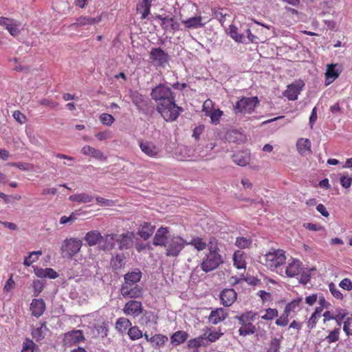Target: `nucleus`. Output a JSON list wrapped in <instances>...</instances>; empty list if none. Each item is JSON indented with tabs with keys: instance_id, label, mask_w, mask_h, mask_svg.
<instances>
[{
	"instance_id": "obj_52",
	"label": "nucleus",
	"mask_w": 352,
	"mask_h": 352,
	"mask_svg": "<svg viewBox=\"0 0 352 352\" xmlns=\"http://www.w3.org/2000/svg\"><path fill=\"white\" fill-rule=\"evenodd\" d=\"M125 256L123 254H118L112 260V265L116 269H120L124 265Z\"/></svg>"
},
{
	"instance_id": "obj_53",
	"label": "nucleus",
	"mask_w": 352,
	"mask_h": 352,
	"mask_svg": "<svg viewBox=\"0 0 352 352\" xmlns=\"http://www.w3.org/2000/svg\"><path fill=\"white\" fill-rule=\"evenodd\" d=\"M278 311L276 309L268 308L265 310V314L261 316L263 320H272L274 318L278 317Z\"/></svg>"
},
{
	"instance_id": "obj_27",
	"label": "nucleus",
	"mask_w": 352,
	"mask_h": 352,
	"mask_svg": "<svg viewBox=\"0 0 352 352\" xmlns=\"http://www.w3.org/2000/svg\"><path fill=\"white\" fill-rule=\"evenodd\" d=\"M234 266L239 270H245L247 263L245 261V254L241 250H236L233 254Z\"/></svg>"
},
{
	"instance_id": "obj_41",
	"label": "nucleus",
	"mask_w": 352,
	"mask_h": 352,
	"mask_svg": "<svg viewBox=\"0 0 352 352\" xmlns=\"http://www.w3.org/2000/svg\"><path fill=\"white\" fill-rule=\"evenodd\" d=\"M192 245L198 251H202L207 247L206 242L201 237L195 236L192 239L190 242L188 243V245Z\"/></svg>"
},
{
	"instance_id": "obj_14",
	"label": "nucleus",
	"mask_w": 352,
	"mask_h": 352,
	"mask_svg": "<svg viewBox=\"0 0 352 352\" xmlns=\"http://www.w3.org/2000/svg\"><path fill=\"white\" fill-rule=\"evenodd\" d=\"M304 86L302 81L292 83L287 87L286 90L283 92V96L289 100H296L300 94Z\"/></svg>"
},
{
	"instance_id": "obj_49",
	"label": "nucleus",
	"mask_w": 352,
	"mask_h": 352,
	"mask_svg": "<svg viewBox=\"0 0 352 352\" xmlns=\"http://www.w3.org/2000/svg\"><path fill=\"white\" fill-rule=\"evenodd\" d=\"M94 328L96 330L98 336L101 338L107 337L108 335V324L103 322L100 324H95Z\"/></svg>"
},
{
	"instance_id": "obj_44",
	"label": "nucleus",
	"mask_w": 352,
	"mask_h": 352,
	"mask_svg": "<svg viewBox=\"0 0 352 352\" xmlns=\"http://www.w3.org/2000/svg\"><path fill=\"white\" fill-rule=\"evenodd\" d=\"M127 334L131 340H138L143 336L142 331L138 326L131 327L128 329Z\"/></svg>"
},
{
	"instance_id": "obj_48",
	"label": "nucleus",
	"mask_w": 352,
	"mask_h": 352,
	"mask_svg": "<svg viewBox=\"0 0 352 352\" xmlns=\"http://www.w3.org/2000/svg\"><path fill=\"white\" fill-rule=\"evenodd\" d=\"M258 317V314L256 312H253L252 311H247L244 314H242L239 316H236V318L238 320H245L246 322H250L254 321Z\"/></svg>"
},
{
	"instance_id": "obj_11",
	"label": "nucleus",
	"mask_w": 352,
	"mask_h": 352,
	"mask_svg": "<svg viewBox=\"0 0 352 352\" xmlns=\"http://www.w3.org/2000/svg\"><path fill=\"white\" fill-rule=\"evenodd\" d=\"M170 236V230L168 227H160L156 231L153 239V244L155 246L164 247Z\"/></svg>"
},
{
	"instance_id": "obj_38",
	"label": "nucleus",
	"mask_w": 352,
	"mask_h": 352,
	"mask_svg": "<svg viewBox=\"0 0 352 352\" xmlns=\"http://www.w3.org/2000/svg\"><path fill=\"white\" fill-rule=\"evenodd\" d=\"M205 337L201 335L195 338L189 340L188 342V346L190 349H197L201 346H206V342H205Z\"/></svg>"
},
{
	"instance_id": "obj_36",
	"label": "nucleus",
	"mask_w": 352,
	"mask_h": 352,
	"mask_svg": "<svg viewBox=\"0 0 352 352\" xmlns=\"http://www.w3.org/2000/svg\"><path fill=\"white\" fill-rule=\"evenodd\" d=\"M131 321L126 318H119L116 322V329L121 333L124 332L127 329L131 327Z\"/></svg>"
},
{
	"instance_id": "obj_55",
	"label": "nucleus",
	"mask_w": 352,
	"mask_h": 352,
	"mask_svg": "<svg viewBox=\"0 0 352 352\" xmlns=\"http://www.w3.org/2000/svg\"><path fill=\"white\" fill-rule=\"evenodd\" d=\"M329 289L331 292V294L333 295V296L338 300H342L343 295L340 292V291L337 288L336 285L333 283H330L329 284Z\"/></svg>"
},
{
	"instance_id": "obj_9",
	"label": "nucleus",
	"mask_w": 352,
	"mask_h": 352,
	"mask_svg": "<svg viewBox=\"0 0 352 352\" xmlns=\"http://www.w3.org/2000/svg\"><path fill=\"white\" fill-rule=\"evenodd\" d=\"M120 294L124 298H142L143 288L137 284L122 285L120 288Z\"/></svg>"
},
{
	"instance_id": "obj_21",
	"label": "nucleus",
	"mask_w": 352,
	"mask_h": 352,
	"mask_svg": "<svg viewBox=\"0 0 352 352\" xmlns=\"http://www.w3.org/2000/svg\"><path fill=\"white\" fill-rule=\"evenodd\" d=\"M48 331L49 329L47 327L46 322H40L38 327L32 328L31 335L32 338L38 342L42 340L45 338L46 333Z\"/></svg>"
},
{
	"instance_id": "obj_23",
	"label": "nucleus",
	"mask_w": 352,
	"mask_h": 352,
	"mask_svg": "<svg viewBox=\"0 0 352 352\" xmlns=\"http://www.w3.org/2000/svg\"><path fill=\"white\" fill-rule=\"evenodd\" d=\"M338 64H329L325 72L326 85H329L333 80H335L340 76L342 70L340 69H336Z\"/></svg>"
},
{
	"instance_id": "obj_18",
	"label": "nucleus",
	"mask_w": 352,
	"mask_h": 352,
	"mask_svg": "<svg viewBox=\"0 0 352 352\" xmlns=\"http://www.w3.org/2000/svg\"><path fill=\"white\" fill-rule=\"evenodd\" d=\"M30 309L32 316L38 318L45 310V303L42 298H34L30 304Z\"/></svg>"
},
{
	"instance_id": "obj_25",
	"label": "nucleus",
	"mask_w": 352,
	"mask_h": 352,
	"mask_svg": "<svg viewBox=\"0 0 352 352\" xmlns=\"http://www.w3.org/2000/svg\"><path fill=\"white\" fill-rule=\"evenodd\" d=\"M81 152L85 155L90 156L97 160H105L107 159V157L104 156L102 151L89 145L84 146L81 149Z\"/></svg>"
},
{
	"instance_id": "obj_30",
	"label": "nucleus",
	"mask_w": 352,
	"mask_h": 352,
	"mask_svg": "<svg viewBox=\"0 0 352 352\" xmlns=\"http://www.w3.org/2000/svg\"><path fill=\"white\" fill-rule=\"evenodd\" d=\"M241 327L239 329V333L241 336H245L254 333L256 331L255 326L250 322H246L245 320H239Z\"/></svg>"
},
{
	"instance_id": "obj_22",
	"label": "nucleus",
	"mask_w": 352,
	"mask_h": 352,
	"mask_svg": "<svg viewBox=\"0 0 352 352\" xmlns=\"http://www.w3.org/2000/svg\"><path fill=\"white\" fill-rule=\"evenodd\" d=\"M311 143L308 138H299L296 142V149L301 155L311 154Z\"/></svg>"
},
{
	"instance_id": "obj_33",
	"label": "nucleus",
	"mask_w": 352,
	"mask_h": 352,
	"mask_svg": "<svg viewBox=\"0 0 352 352\" xmlns=\"http://www.w3.org/2000/svg\"><path fill=\"white\" fill-rule=\"evenodd\" d=\"M69 199L74 202L87 204L92 201L94 197L87 193L82 192L71 195Z\"/></svg>"
},
{
	"instance_id": "obj_63",
	"label": "nucleus",
	"mask_w": 352,
	"mask_h": 352,
	"mask_svg": "<svg viewBox=\"0 0 352 352\" xmlns=\"http://www.w3.org/2000/svg\"><path fill=\"white\" fill-rule=\"evenodd\" d=\"M343 331L347 336H349L352 332V318H347L344 321Z\"/></svg>"
},
{
	"instance_id": "obj_46",
	"label": "nucleus",
	"mask_w": 352,
	"mask_h": 352,
	"mask_svg": "<svg viewBox=\"0 0 352 352\" xmlns=\"http://www.w3.org/2000/svg\"><path fill=\"white\" fill-rule=\"evenodd\" d=\"M42 254V252L34 251L30 253L29 256L25 257L23 264L25 266H30L33 263L36 262L38 259V256Z\"/></svg>"
},
{
	"instance_id": "obj_37",
	"label": "nucleus",
	"mask_w": 352,
	"mask_h": 352,
	"mask_svg": "<svg viewBox=\"0 0 352 352\" xmlns=\"http://www.w3.org/2000/svg\"><path fill=\"white\" fill-rule=\"evenodd\" d=\"M117 234H107L103 236L102 241H104V248L107 250H113L116 247L115 242H116Z\"/></svg>"
},
{
	"instance_id": "obj_42",
	"label": "nucleus",
	"mask_w": 352,
	"mask_h": 352,
	"mask_svg": "<svg viewBox=\"0 0 352 352\" xmlns=\"http://www.w3.org/2000/svg\"><path fill=\"white\" fill-rule=\"evenodd\" d=\"M222 335L223 333L220 331H214L209 332L208 333L206 332L203 334L206 339L205 342H206V346H208L210 343L214 342L219 340Z\"/></svg>"
},
{
	"instance_id": "obj_29",
	"label": "nucleus",
	"mask_w": 352,
	"mask_h": 352,
	"mask_svg": "<svg viewBox=\"0 0 352 352\" xmlns=\"http://www.w3.org/2000/svg\"><path fill=\"white\" fill-rule=\"evenodd\" d=\"M151 7V1L150 0H142L137 4L136 10L142 14L141 18L142 19H146L149 15Z\"/></svg>"
},
{
	"instance_id": "obj_17",
	"label": "nucleus",
	"mask_w": 352,
	"mask_h": 352,
	"mask_svg": "<svg viewBox=\"0 0 352 352\" xmlns=\"http://www.w3.org/2000/svg\"><path fill=\"white\" fill-rule=\"evenodd\" d=\"M221 303L225 307L231 306L236 299V293L233 289H225L220 294Z\"/></svg>"
},
{
	"instance_id": "obj_13",
	"label": "nucleus",
	"mask_w": 352,
	"mask_h": 352,
	"mask_svg": "<svg viewBox=\"0 0 352 352\" xmlns=\"http://www.w3.org/2000/svg\"><path fill=\"white\" fill-rule=\"evenodd\" d=\"M122 310L125 315L135 318L142 313L143 307L141 302L131 300L124 305Z\"/></svg>"
},
{
	"instance_id": "obj_5",
	"label": "nucleus",
	"mask_w": 352,
	"mask_h": 352,
	"mask_svg": "<svg viewBox=\"0 0 352 352\" xmlns=\"http://www.w3.org/2000/svg\"><path fill=\"white\" fill-rule=\"evenodd\" d=\"M188 245L186 241L177 234L170 237L165 248V254L168 257H177L185 246Z\"/></svg>"
},
{
	"instance_id": "obj_31",
	"label": "nucleus",
	"mask_w": 352,
	"mask_h": 352,
	"mask_svg": "<svg viewBox=\"0 0 352 352\" xmlns=\"http://www.w3.org/2000/svg\"><path fill=\"white\" fill-rule=\"evenodd\" d=\"M130 98L137 109L141 110L146 105V102L143 95L137 91H131Z\"/></svg>"
},
{
	"instance_id": "obj_34",
	"label": "nucleus",
	"mask_w": 352,
	"mask_h": 352,
	"mask_svg": "<svg viewBox=\"0 0 352 352\" xmlns=\"http://www.w3.org/2000/svg\"><path fill=\"white\" fill-rule=\"evenodd\" d=\"M188 335L186 331H177L171 336V342L175 345L184 343L188 339Z\"/></svg>"
},
{
	"instance_id": "obj_60",
	"label": "nucleus",
	"mask_w": 352,
	"mask_h": 352,
	"mask_svg": "<svg viewBox=\"0 0 352 352\" xmlns=\"http://www.w3.org/2000/svg\"><path fill=\"white\" fill-rule=\"evenodd\" d=\"M289 314L287 312L284 313L276 320V324L280 327H285L289 322L288 319Z\"/></svg>"
},
{
	"instance_id": "obj_26",
	"label": "nucleus",
	"mask_w": 352,
	"mask_h": 352,
	"mask_svg": "<svg viewBox=\"0 0 352 352\" xmlns=\"http://www.w3.org/2000/svg\"><path fill=\"white\" fill-rule=\"evenodd\" d=\"M84 239L89 246H94L103 239V236L98 230H94L88 232Z\"/></svg>"
},
{
	"instance_id": "obj_15",
	"label": "nucleus",
	"mask_w": 352,
	"mask_h": 352,
	"mask_svg": "<svg viewBox=\"0 0 352 352\" xmlns=\"http://www.w3.org/2000/svg\"><path fill=\"white\" fill-rule=\"evenodd\" d=\"M302 270V263L299 259L292 258L286 266L285 273L287 277L294 278L298 276Z\"/></svg>"
},
{
	"instance_id": "obj_45",
	"label": "nucleus",
	"mask_w": 352,
	"mask_h": 352,
	"mask_svg": "<svg viewBox=\"0 0 352 352\" xmlns=\"http://www.w3.org/2000/svg\"><path fill=\"white\" fill-rule=\"evenodd\" d=\"M302 301V298H296L293 300L292 302H289L285 308V312L288 313L289 314L292 311H295L296 309H299L300 304Z\"/></svg>"
},
{
	"instance_id": "obj_7",
	"label": "nucleus",
	"mask_w": 352,
	"mask_h": 352,
	"mask_svg": "<svg viewBox=\"0 0 352 352\" xmlns=\"http://www.w3.org/2000/svg\"><path fill=\"white\" fill-rule=\"evenodd\" d=\"M259 100L256 96L254 97H243L236 102L234 109L236 112L241 113H251L254 111L256 106L258 104Z\"/></svg>"
},
{
	"instance_id": "obj_40",
	"label": "nucleus",
	"mask_w": 352,
	"mask_h": 352,
	"mask_svg": "<svg viewBox=\"0 0 352 352\" xmlns=\"http://www.w3.org/2000/svg\"><path fill=\"white\" fill-rule=\"evenodd\" d=\"M151 344L153 346H163L167 341L168 337L162 334H155L153 336L151 337Z\"/></svg>"
},
{
	"instance_id": "obj_59",
	"label": "nucleus",
	"mask_w": 352,
	"mask_h": 352,
	"mask_svg": "<svg viewBox=\"0 0 352 352\" xmlns=\"http://www.w3.org/2000/svg\"><path fill=\"white\" fill-rule=\"evenodd\" d=\"M34 287V296H37L44 288V284L39 280H34L32 283Z\"/></svg>"
},
{
	"instance_id": "obj_39",
	"label": "nucleus",
	"mask_w": 352,
	"mask_h": 352,
	"mask_svg": "<svg viewBox=\"0 0 352 352\" xmlns=\"http://www.w3.org/2000/svg\"><path fill=\"white\" fill-rule=\"evenodd\" d=\"M173 17L165 16L161 22V26L164 30H176L177 27Z\"/></svg>"
},
{
	"instance_id": "obj_1",
	"label": "nucleus",
	"mask_w": 352,
	"mask_h": 352,
	"mask_svg": "<svg viewBox=\"0 0 352 352\" xmlns=\"http://www.w3.org/2000/svg\"><path fill=\"white\" fill-rule=\"evenodd\" d=\"M151 96L157 104L156 110L166 122L177 120L183 111V109L175 104V96L168 86L158 85L152 89Z\"/></svg>"
},
{
	"instance_id": "obj_12",
	"label": "nucleus",
	"mask_w": 352,
	"mask_h": 352,
	"mask_svg": "<svg viewBox=\"0 0 352 352\" xmlns=\"http://www.w3.org/2000/svg\"><path fill=\"white\" fill-rule=\"evenodd\" d=\"M139 146L141 151L148 157L151 158H157L160 153V149L152 142L140 140Z\"/></svg>"
},
{
	"instance_id": "obj_51",
	"label": "nucleus",
	"mask_w": 352,
	"mask_h": 352,
	"mask_svg": "<svg viewBox=\"0 0 352 352\" xmlns=\"http://www.w3.org/2000/svg\"><path fill=\"white\" fill-rule=\"evenodd\" d=\"M36 344L30 338H25L23 342L21 352H34Z\"/></svg>"
},
{
	"instance_id": "obj_32",
	"label": "nucleus",
	"mask_w": 352,
	"mask_h": 352,
	"mask_svg": "<svg viewBox=\"0 0 352 352\" xmlns=\"http://www.w3.org/2000/svg\"><path fill=\"white\" fill-rule=\"evenodd\" d=\"M227 316L223 308L217 309L212 311L209 316V320L214 324H217L223 321Z\"/></svg>"
},
{
	"instance_id": "obj_58",
	"label": "nucleus",
	"mask_w": 352,
	"mask_h": 352,
	"mask_svg": "<svg viewBox=\"0 0 352 352\" xmlns=\"http://www.w3.org/2000/svg\"><path fill=\"white\" fill-rule=\"evenodd\" d=\"M341 186L344 188H349L352 184V177L348 175H342L340 177Z\"/></svg>"
},
{
	"instance_id": "obj_19",
	"label": "nucleus",
	"mask_w": 352,
	"mask_h": 352,
	"mask_svg": "<svg viewBox=\"0 0 352 352\" xmlns=\"http://www.w3.org/2000/svg\"><path fill=\"white\" fill-rule=\"evenodd\" d=\"M155 229V226L151 223L143 222L140 223L137 234L144 240H147L153 235Z\"/></svg>"
},
{
	"instance_id": "obj_2",
	"label": "nucleus",
	"mask_w": 352,
	"mask_h": 352,
	"mask_svg": "<svg viewBox=\"0 0 352 352\" xmlns=\"http://www.w3.org/2000/svg\"><path fill=\"white\" fill-rule=\"evenodd\" d=\"M195 8V4L183 6L181 8L179 17L181 22L188 29H197L205 26L210 21V19L201 16L188 17L187 10H192Z\"/></svg>"
},
{
	"instance_id": "obj_3",
	"label": "nucleus",
	"mask_w": 352,
	"mask_h": 352,
	"mask_svg": "<svg viewBox=\"0 0 352 352\" xmlns=\"http://www.w3.org/2000/svg\"><path fill=\"white\" fill-rule=\"evenodd\" d=\"M208 250V253L200 264L201 269L205 272H209L217 269L223 263V258L219 253L220 250L217 244L210 245Z\"/></svg>"
},
{
	"instance_id": "obj_43",
	"label": "nucleus",
	"mask_w": 352,
	"mask_h": 352,
	"mask_svg": "<svg viewBox=\"0 0 352 352\" xmlns=\"http://www.w3.org/2000/svg\"><path fill=\"white\" fill-rule=\"evenodd\" d=\"M340 334V328H335L334 329L331 331L324 338V341H325L329 344L336 342L339 340Z\"/></svg>"
},
{
	"instance_id": "obj_20",
	"label": "nucleus",
	"mask_w": 352,
	"mask_h": 352,
	"mask_svg": "<svg viewBox=\"0 0 352 352\" xmlns=\"http://www.w3.org/2000/svg\"><path fill=\"white\" fill-rule=\"evenodd\" d=\"M232 158L236 164L245 166L250 163V154L248 151H238L232 155Z\"/></svg>"
},
{
	"instance_id": "obj_35",
	"label": "nucleus",
	"mask_w": 352,
	"mask_h": 352,
	"mask_svg": "<svg viewBox=\"0 0 352 352\" xmlns=\"http://www.w3.org/2000/svg\"><path fill=\"white\" fill-rule=\"evenodd\" d=\"M9 25H6V29L8 31V32L12 36H18L21 34V30L19 29L20 23H19L16 20L14 19H11V22L8 23Z\"/></svg>"
},
{
	"instance_id": "obj_16",
	"label": "nucleus",
	"mask_w": 352,
	"mask_h": 352,
	"mask_svg": "<svg viewBox=\"0 0 352 352\" xmlns=\"http://www.w3.org/2000/svg\"><path fill=\"white\" fill-rule=\"evenodd\" d=\"M85 340L82 331L74 330L65 334L64 342L67 345L78 344Z\"/></svg>"
},
{
	"instance_id": "obj_62",
	"label": "nucleus",
	"mask_w": 352,
	"mask_h": 352,
	"mask_svg": "<svg viewBox=\"0 0 352 352\" xmlns=\"http://www.w3.org/2000/svg\"><path fill=\"white\" fill-rule=\"evenodd\" d=\"M222 115H223L222 111H221L219 109H214V111H212V113L210 114L211 122L214 124L218 123L221 117L222 116Z\"/></svg>"
},
{
	"instance_id": "obj_24",
	"label": "nucleus",
	"mask_w": 352,
	"mask_h": 352,
	"mask_svg": "<svg viewBox=\"0 0 352 352\" xmlns=\"http://www.w3.org/2000/svg\"><path fill=\"white\" fill-rule=\"evenodd\" d=\"M102 21V16L92 18L87 16H81L77 19L76 22L71 25L72 27H80L83 25H91L100 23Z\"/></svg>"
},
{
	"instance_id": "obj_61",
	"label": "nucleus",
	"mask_w": 352,
	"mask_h": 352,
	"mask_svg": "<svg viewBox=\"0 0 352 352\" xmlns=\"http://www.w3.org/2000/svg\"><path fill=\"white\" fill-rule=\"evenodd\" d=\"M12 116L14 119L21 124H24L26 122L25 116L19 110L14 111L12 113Z\"/></svg>"
},
{
	"instance_id": "obj_8",
	"label": "nucleus",
	"mask_w": 352,
	"mask_h": 352,
	"mask_svg": "<svg viewBox=\"0 0 352 352\" xmlns=\"http://www.w3.org/2000/svg\"><path fill=\"white\" fill-rule=\"evenodd\" d=\"M149 57L151 62L158 67H164L168 62V54L160 47L152 48Z\"/></svg>"
},
{
	"instance_id": "obj_50",
	"label": "nucleus",
	"mask_w": 352,
	"mask_h": 352,
	"mask_svg": "<svg viewBox=\"0 0 352 352\" xmlns=\"http://www.w3.org/2000/svg\"><path fill=\"white\" fill-rule=\"evenodd\" d=\"M235 245L241 249L250 248L252 245V240L246 237H237L235 241Z\"/></svg>"
},
{
	"instance_id": "obj_64",
	"label": "nucleus",
	"mask_w": 352,
	"mask_h": 352,
	"mask_svg": "<svg viewBox=\"0 0 352 352\" xmlns=\"http://www.w3.org/2000/svg\"><path fill=\"white\" fill-rule=\"evenodd\" d=\"M339 286L344 290L351 291L352 290V281L349 278H345L340 282Z\"/></svg>"
},
{
	"instance_id": "obj_47",
	"label": "nucleus",
	"mask_w": 352,
	"mask_h": 352,
	"mask_svg": "<svg viewBox=\"0 0 352 352\" xmlns=\"http://www.w3.org/2000/svg\"><path fill=\"white\" fill-rule=\"evenodd\" d=\"M214 15L221 24L223 25L226 21V18L228 16L226 10L221 8H218L214 10Z\"/></svg>"
},
{
	"instance_id": "obj_28",
	"label": "nucleus",
	"mask_w": 352,
	"mask_h": 352,
	"mask_svg": "<svg viewBox=\"0 0 352 352\" xmlns=\"http://www.w3.org/2000/svg\"><path fill=\"white\" fill-rule=\"evenodd\" d=\"M142 272L140 270L128 272L124 276V283L122 285H133L138 283L142 278Z\"/></svg>"
},
{
	"instance_id": "obj_10",
	"label": "nucleus",
	"mask_w": 352,
	"mask_h": 352,
	"mask_svg": "<svg viewBox=\"0 0 352 352\" xmlns=\"http://www.w3.org/2000/svg\"><path fill=\"white\" fill-rule=\"evenodd\" d=\"M135 233L132 231H127L120 235L117 234L116 242L120 250H128L133 245Z\"/></svg>"
},
{
	"instance_id": "obj_57",
	"label": "nucleus",
	"mask_w": 352,
	"mask_h": 352,
	"mask_svg": "<svg viewBox=\"0 0 352 352\" xmlns=\"http://www.w3.org/2000/svg\"><path fill=\"white\" fill-rule=\"evenodd\" d=\"M280 346V340L278 338H275L272 340L267 352H279Z\"/></svg>"
},
{
	"instance_id": "obj_56",
	"label": "nucleus",
	"mask_w": 352,
	"mask_h": 352,
	"mask_svg": "<svg viewBox=\"0 0 352 352\" xmlns=\"http://www.w3.org/2000/svg\"><path fill=\"white\" fill-rule=\"evenodd\" d=\"M100 120L103 124L111 126L115 121V119L111 114L104 113L100 115Z\"/></svg>"
},
{
	"instance_id": "obj_6",
	"label": "nucleus",
	"mask_w": 352,
	"mask_h": 352,
	"mask_svg": "<svg viewBox=\"0 0 352 352\" xmlns=\"http://www.w3.org/2000/svg\"><path fill=\"white\" fill-rule=\"evenodd\" d=\"M82 241L76 238L66 239L60 248L63 257L72 258L79 252L82 247Z\"/></svg>"
},
{
	"instance_id": "obj_4",
	"label": "nucleus",
	"mask_w": 352,
	"mask_h": 352,
	"mask_svg": "<svg viewBox=\"0 0 352 352\" xmlns=\"http://www.w3.org/2000/svg\"><path fill=\"white\" fill-rule=\"evenodd\" d=\"M287 257L283 250H272L264 255L263 264L272 271L285 264Z\"/></svg>"
},
{
	"instance_id": "obj_54",
	"label": "nucleus",
	"mask_w": 352,
	"mask_h": 352,
	"mask_svg": "<svg viewBox=\"0 0 352 352\" xmlns=\"http://www.w3.org/2000/svg\"><path fill=\"white\" fill-rule=\"evenodd\" d=\"M8 165L10 166L16 167L19 169H20L21 170H23V171L30 170L32 168V167H33L32 164H28V163H24V162H9V163H8Z\"/></svg>"
}]
</instances>
